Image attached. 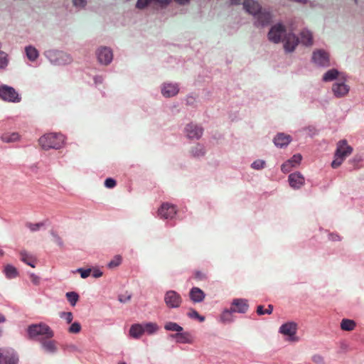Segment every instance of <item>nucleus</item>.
<instances>
[{
	"label": "nucleus",
	"instance_id": "nucleus-42",
	"mask_svg": "<svg viewBox=\"0 0 364 364\" xmlns=\"http://www.w3.org/2000/svg\"><path fill=\"white\" fill-rule=\"evenodd\" d=\"M264 165H265V162L264 161L257 160V161H254L252 164L251 166L255 169L260 170L264 167Z\"/></svg>",
	"mask_w": 364,
	"mask_h": 364
},
{
	"label": "nucleus",
	"instance_id": "nucleus-26",
	"mask_svg": "<svg viewBox=\"0 0 364 364\" xmlns=\"http://www.w3.org/2000/svg\"><path fill=\"white\" fill-rule=\"evenodd\" d=\"M174 338L177 343H192L193 342V338L192 336L187 332L176 333L171 336Z\"/></svg>",
	"mask_w": 364,
	"mask_h": 364
},
{
	"label": "nucleus",
	"instance_id": "nucleus-28",
	"mask_svg": "<svg viewBox=\"0 0 364 364\" xmlns=\"http://www.w3.org/2000/svg\"><path fill=\"white\" fill-rule=\"evenodd\" d=\"M43 348L48 352L53 353L57 349V342L52 338L43 339L40 341Z\"/></svg>",
	"mask_w": 364,
	"mask_h": 364
},
{
	"label": "nucleus",
	"instance_id": "nucleus-29",
	"mask_svg": "<svg viewBox=\"0 0 364 364\" xmlns=\"http://www.w3.org/2000/svg\"><path fill=\"white\" fill-rule=\"evenodd\" d=\"M20 139V134L18 132L4 133L1 136V140L6 143L17 141Z\"/></svg>",
	"mask_w": 364,
	"mask_h": 364
},
{
	"label": "nucleus",
	"instance_id": "nucleus-38",
	"mask_svg": "<svg viewBox=\"0 0 364 364\" xmlns=\"http://www.w3.org/2000/svg\"><path fill=\"white\" fill-rule=\"evenodd\" d=\"M44 225L43 223H26V226L31 231H38L41 227Z\"/></svg>",
	"mask_w": 364,
	"mask_h": 364
},
{
	"label": "nucleus",
	"instance_id": "nucleus-10",
	"mask_svg": "<svg viewBox=\"0 0 364 364\" xmlns=\"http://www.w3.org/2000/svg\"><path fill=\"white\" fill-rule=\"evenodd\" d=\"M164 301L168 308H178L182 302V298L176 291L170 290L165 294Z\"/></svg>",
	"mask_w": 364,
	"mask_h": 364
},
{
	"label": "nucleus",
	"instance_id": "nucleus-13",
	"mask_svg": "<svg viewBox=\"0 0 364 364\" xmlns=\"http://www.w3.org/2000/svg\"><path fill=\"white\" fill-rule=\"evenodd\" d=\"M349 90L350 87L341 80H337L332 85V92L337 98L346 96Z\"/></svg>",
	"mask_w": 364,
	"mask_h": 364
},
{
	"label": "nucleus",
	"instance_id": "nucleus-36",
	"mask_svg": "<svg viewBox=\"0 0 364 364\" xmlns=\"http://www.w3.org/2000/svg\"><path fill=\"white\" fill-rule=\"evenodd\" d=\"M66 297L72 306H75L79 299V295L74 291L68 292L66 294Z\"/></svg>",
	"mask_w": 364,
	"mask_h": 364
},
{
	"label": "nucleus",
	"instance_id": "nucleus-16",
	"mask_svg": "<svg viewBox=\"0 0 364 364\" xmlns=\"http://www.w3.org/2000/svg\"><path fill=\"white\" fill-rule=\"evenodd\" d=\"M313 60L314 63L321 66H328L329 54L323 50H315L313 53Z\"/></svg>",
	"mask_w": 364,
	"mask_h": 364
},
{
	"label": "nucleus",
	"instance_id": "nucleus-12",
	"mask_svg": "<svg viewBox=\"0 0 364 364\" xmlns=\"http://www.w3.org/2000/svg\"><path fill=\"white\" fill-rule=\"evenodd\" d=\"M98 61L103 65L109 64L113 58L112 50L108 47H100L96 51Z\"/></svg>",
	"mask_w": 364,
	"mask_h": 364
},
{
	"label": "nucleus",
	"instance_id": "nucleus-7",
	"mask_svg": "<svg viewBox=\"0 0 364 364\" xmlns=\"http://www.w3.org/2000/svg\"><path fill=\"white\" fill-rule=\"evenodd\" d=\"M176 205L168 202L163 203L157 211L158 216L164 220H172L177 213Z\"/></svg>",
	"mask_w": 364,
	"mask_h": 364
},
{
	"label": "nucleus",
	"instance_id": "nucleus-52",
	"mask_svg": "<svg viewBox=\"0 0 364 364\" xmlns=\"http://www.w3.org/2000/svg\"><path fill=\"white\" fill-rule=\"evenodd\" d=\"M5 321H6L5 317L2 314H0V323H3Z\"/></svg>",
	"mask_w": 364,
	"mask_h": 364
},
{
	"label": "nucleus",
	"instance_id": "nucleus-47",
	"mask_svg": "<svg viewBox=\"0 0 364 364\" xmlns=\"http://www.w3.org/2000/svg\"><path fill=\"white\" fill-rule=\"evenodd\" d=\"M29 277H30L31 282L33 284H34L35 285H38L40 284V277H39L35 275L34 274H31Z\"/></svg>",
	"mask_w": 364,
	"mask_h": 364
},
{
	"label": "nucleus",
	"instance_id": "nucleus-49",
	"mask_svg": "<svg viewBox=\"0 0 364 364\" xmlns=\"http://www.w3.org/2000/svg\"><path fill=\"white\" fill-rule=\"evenodd\" d=\"M73 4L76 7L82 8L85 5V0H73Z\"/></svg>",
	"mask_w": 364,
	"mask_h": 364
},
{
	"label": "nucleus",
	"instance_id": "nucleus-32",
	"mask_svg": "<svg viewBox=\"0 0 364 364\" xmlns=\"http://www.w3.org/2000/svg\"><path fill=\"white\" fill-rule=\"evenodd\" d=\"M355 326V322L350 319H343L341 323V328L343 331H353Z\"/></svg>",
	"mask_w": 364,
	"mask_h": 364
},
{
	"label": "nucleus",
	"instance_id": "nucleus-54",
	"mask_svg": "<svg viewBox=\"0 0 364 364\" xmlns=\"http://www.w3.org/2000/svg\"><path fill=\"white\" fill-rule=\"evenodd\" d=\"M332 239H333V240H339V236H338V235H336V236H334V237H333V236H332Z\"/></svg>",
	"mask_w": 364,
	"mask_h": 364
},
{
	"label": "nucleus",
	"instance_id": "nucleus-22",
	"mask_svg": "<svg viewBox=\"0 0 364 364\" xmlns=\"http://www.w3.org/2000/svg\"><path fill=\"white\" fill-rule=\"evenodd\" d=\"M172 0H138L136 3V8L143 9L146 8L149 4L154 3L159 5L161 7L167 6Z\"/></svg>",
	"mask_w": 364,
	"mask_h": 364
},
{
	"label": "nucleus",
	"instance_id": "nucleus-9",
	"mask_svg": "<svg viewBox=\"0 0 364 364\" xmlns=\"http://www.w3.org/2000/svg\"><path fill=\"white\" fill-rule=\"evenodd\" d=\"M18 358L10 348H0V364H17Z\"/></svg>",
	"mask_w": 364,
	"mask_h": 364
},
{
	"label": "nucleus",
	"instance_id": "nucleus-44",
	"mask_svg": "<svg viewBox=\"0 0 364 364\" xmlns=\"http://www.w3.org/2000/svg\"><path fill=\"white\" fill-rule=\"evenodd\" d=\"M117 181L112 178H108L105 181V186L108 188H113L116 186Z\"/></svg>",
	"mask_w": 364,
	"mask_h": 364
},
{
	"label": "nucleus",
	"instance_id": "nucleus-4",
	"mask_svg": "<svg viewBox=\"0 0 364 364\" xmlns=\"http://www.w3.org/2000/svg\"><path fill=\"white\" fill-rule=\"evenodd\" d=\"M65 137L63 134L49 133L39 139V144L43 149H59L64 143Z\"/></svg>",
	"mask_w": 364,
	"mask_h": 364
},
{
	"label": "nucleus",
	"instance_id": "nucleus-56",
	"mask_svg": "<svg viewBox=\"0 0 364 364\" xmlns=\"http://www.w3.org/2000/svg\"><path fill=\"white\" fill-rule=\"evenodd\" d=\"M3 252H2V250H0V255H2Z\"/></svg>",
	"mask_w": 364,
	"mask_h": 364
},
{
	"label": "nucleus",
	"instance_id": "nucleus-18",
	"mask_svg": "<svg viewBox=\"0 0 364 364\" xmlns=\"http://www.w3.org/2000/svg\"><path fill=\"white\" fill-rule=\"evenodd\" d=\"M288 181L289 186L294 189L300 188L305 183L304 177L299 172L291 173Z\"/></svg>",
	"mask_w": 364,
	"mask_h": 364
},
{
	"label": "nucleus",
	"instance_id": "nucleus-5",
	"mask_svg": "<svg viewBox=\"0 0 364 364\" xmlns=\"http://www.w3.org/2000/svg\"><path fill=\"white\" fill-rule=\"evenodd\" d=\"M159 327L155 323H135L129 329V336L135 339L139 338L144 334H152L156 332Z\"/></svg>",
	"mask_w": 364,
	"mask_h": 364
},
{
	"label": "nucleus",
	"instance_id": "nucleus-50",
	"mask_svg": "<svg viewBox=\"0 0 364 364\" xmlns=\"http://www.w3.org/2000/svg\"><path fill=\"white\" fill-rule=\"evenodd\" d=\"M205 151L203 150V149H200L198 151H196L193 153L194 156H203L204 154Z\"/></svg>",
	"mask_w": 364,
	"mask_h": 364
},
{
	"label": "nucleus",
	"instance_id": "nucleus-2",
	"mask_svg": "<svg viewBox=\"0 0 364 364\" xmlns=\"http://www.w3.org/2000/svg\"><path fill=\"white\" fill-rule=\"evenodd\" d=\"M27 333L30 338L38 341L52 338L54 336L53 331L45 323L30 325Z\"/></svg>",
	"mask_w": 364,
	"mask_h": 364
},
{
	"label": "nucleus",
	"instance_id": "nucleus-1",
	"mask_svg": "<svg viewBox=\"0 0 364 364\" xmlns=\"http://www.w3.org/2000/svg\"><path fill=\"white\" fill-rule=\"evenodd\" d=\"M268 40L274 43H284V48L287 52L295 50L299 43V38L293 33H286L285 26L282 23L272 26L267 33Z\"/></svg>",
	"mask_w": 364,
	"mask_h": 364
},
{
	"label": "nucleus",
	"instance_id": "nucleus-19",
	"mask_svg": "<svg viewBox=\"0 0 364 364\" xmlns=\"http://www.w3.org/2000/svg\"><path fill=\"white\" fill-rule=\"evenodd\" d=\"M179 91L178 85L176 83H164L161 87V93L166 97H173Z\"/></svg>",
	"mask_w": 364,
	"mask_h": 364
},
{
	"label": "nucleus",
	"instance_id": "nucleus-20",
	"mask_svg": "<svg viewBox=\"0 0 364 364\" xmlns=\"http://www.w3.org/2000/svg\"><path fill=\"white\" fill-rule=\"evenodd\" d=\"M19 257L20 259L23 262L31 266V267H35L36 264L38 263L37 257L33 254L27 252L26 250H21L19 252Z\"/></svg>",
	"mask_w": 364,
	"mask_h": 364
},
{
	"label": "nucleus",
	"instance_id": "nucleus-21",
	"mask_svg": "<svg viewBox=\"0 0 364 364\" xmlns=\"http://www.w3.org/2000/svg\"><path fill=\"white\" fill-rule=\"evenodd\" d=\"M243 7L249 14L256 16L262 9L258 2L254 0H245Z\"/></svg>",
	"mask_w": 364,
	"mask_h": 364
},
{
	"label": "nucleus",
	"instance_id": "nucleus-27",
	"mask_svg": "<svg viewBox=\"0 0 364 364\" xmlns=\"http://www.w3.org/2000/svg\"><path fill=\"white\" fill-rule=\"evenodd\" d=\"M301 43L305 46H311L313 45V35L307 29H304L300 33Z\"/></svg>",
	"mask_w": 364,
	"mask_h": 364
},
{
	"label": "nucleus",
	"instance_id": "nucleus-53",
	"mask_svg": "<svg viewBox=\"0 0 364 364\" xmlns=\"http://www.w3.org/2000/svg\"><path fill=\"white\" fill-rule=\"evenodd\" d=\"M241 0H231L232 4H239Z\"/></svg>",
	"mask_w": 364,
	"mask_h": 364
},
{
	"label": "nucleus",
	"instance_id": "nucleus-35",
	"mask_svg": "<svg viewBox=\"0 0 364 364\" xmlns=\"http://www.w3.org/2000/svg\"><path fill=\"white\" fill-rule=\"evenodd\" d=\"M273 306L269 304L267 308L262 305H259L257 307V314L258 315L270 314L272 312Z\"/></svg>",
	"mask_w": 364,
	"mask_h": 364
},
{
	"label": "nucleus",
	"instance_id": "nucleus-40",
	"mask_svg": "<svg viewBox=\"0 0 364 364\" xmlns=\"http://www.w3.org/2000/svg\"><path fill=\"white\" fill-rule=\"evenodd\" d=\"M122 262V257L119 255H116L109 263V267L110 268L116 267L119 266Z\"/></svg>",
	"mask_w": 364,
	"mask_h": 364
},
{
	"label": "nucleus",
	"instance_id": "nucleus-45",
	"mask_svg": "<svg viewBox=\"0 0 364 364\" xmlns=\"http://www.w3.org/2000/svg\"><path fill=\"white\" fill-rule=\"evenodd\" d=\"M77 272L80 274L82 278H87V277L91 275L92 269H78L77 270Z\"/></svg>",
	"mask_w": 364,
	"mask_h": 364
},
{
	"label": "nucleus",
	"instance_id": "nucleus-31",
	"mask_svg": "<svg viewBox=\"0 0 364 364\" xmlns=\"http://www.w3.org/2000/svg\"><path fill=\"white\" fill-rule=\"evenodd\" d=\"M339 73L337 70L331 69L328 70L323 76V80L325 82L332 81L337 80Z\"/></svg>",
	"mask_w": 364,
	"mask_h": 364
},
{
	"label": "nucleus",
	"instance_id": "nucleus-34",
	"mask_svg": "<svg viewBox=\"0 0 364 364\" xmlns=\"http://www.w3.org/2000/svg\"><path fill=\"white\" fill-rule=\"evenodd\" d=\"M232 313H234V312L232 311L230 309L225 310L220 316V318H221L222 321L223 323H228V322L232 321H233Z\"/></svg>",
	"mask_w": 364,
	"mask_h": 364
},
{
	"label": "nucleus",
	"instance_id": "nucleus-39",
	"mask_svg": "<svg viewBox=\"0 0 364 364\" xmlns=\"http://www.w3.org/2000/svg\"><path fill=\"white\" fill-rule=\"evenodd\" d=\"M192 278L198 280H205L208 278L206 273L200 271H195L193 273Z\"/></svg>",
	"mask_w": 364,
	"mask_h": 364
},
{
	"label": "nucleus",
	"instance_id": "nucleus-24",
	"mask_svg": "<svg viewBox=\"0 0 364 364\" xmlns=\"http://www.w3.org/2000/svg\"><path fill=\"white\" fill-rule=\"evenodd\" d=\"M257 21L255 24L261 25L262 26L268 25L271 22L272 16L269 12L266 11H262L257 14Z\"/></svg>",
	"mask_w": 364,
	"mask_h": 364
},
{
	"label": "nucleus",
	"instance_id": "nucleus-23",
	"mask_svg": "<svg viewBox=\"0 0 364 364\" xmlns=\"http://www.w3.org/2000/svg\"><path fill=\"white\" fill-rule=\"evenodd\" d=\"M291 141L290 135L284 133H279L274 139V144L280 148L287 146Z\"/></svg>",
	"mask_w": 364,
	"mask_h": 364
},
{
	"label": "nucleus",
	"instance_id": "nucleus-51",
	"mask_svg": "<svg viewBox=\"0 0 364 364\" xmlns=\"http://www.w3.org/2000/svg\"><path fill=\"white\" fill-rule=\"evenodd\" d=\"M174 1L180 4H185L189 1V0H174Z\"/></svg>",
	"mask_w": 364,
	"mask_h": 364
},
{
	"label": "nucleus",
	"instance_id": "nucleus-25",
	"mask_svg": "<svg viewBox=\"0 0 364 364\" xmlns=\"http://www.w3.org/2000/svg\"><path fill=\"white\" fill-rule=\"evenodd\" d=\"M189 296L193 302H201L205 299V293L198 287H193L190 292Z\"/></svg>",
	"mask_w": 364,
	"mask_h": 364
},
{
	"label": "nucleus",
	"instance_id": "nucleus-41",
	"mask_svg": "<svg viewBox=\"0 0 364 364\" xmlns=\"http://www.w3.org/2000/svg\"><path fill=\"white\" fill-rule=\"evenodd\" d=\"M188 316L191 318L198 319L200 321H203L204 320V317L200 316L199 314L193 309H191L188 312Z\"/></svg>",
	"mask_w": 364,
	"mask_h": 364
},
{
	"label": "nucleus",
	"instance_id": "nucleus-8",
	"mask_svg": "<svg viewBox=\"0 0 364 364\" xmlns=\"http://www.w3.org/2000/svg\"><path fill=\"white\" fill-rule=\"evenodd\" d=\"M0 98L10 102H19L21 97L11 87L2 85L0 87Z\"/></svg>",
	"mask_w": 364,
	"mask_h": 364
},
{
	"label": "nucleus",
	"instance_id": "nucleus-48",
	"mask_svg": "<svg viewBox=\"0 0 364 364\" xmlns=\"http://www.w3.org/2000/svg\"><path fill=\"white\" fill-rule=\"evenodd\" d=\"M92 272L91 275L94 277L95 278L100 277L102 275V272L99 269H91Z\"/></svg>",
	"mask_w": 364,
	"mask_h": 364
},
{
	"label": "nucleus",
	"instance_id": "nucleus-30",
	"mask_svg": "<svg viewBox=\"0 0 364 364\" xmlns=\"http://www.w3.org/2000/svg\"><path fill=\"white\" fill-rule=\"evenodd\" d=\"M25 52L27 58L31 61L36 60L39 55L37 49L32 46L26 47Z\"/></svg>",
	"mask_w": 364,
	"mask_h": 364
},
{
	"label": "nucleus",
	"instance_id": "nucleus-6",
	"mask_svg": "<svg viewBox=\"0 0 364 364\" xmlns=\"http://www.w3.org/2000/svg\"><path fill=\"white\" fill-rule=\"evenodd\" d=\"M297 328V324L295 322H287L280 326L279 333L285 336L286 341L295 343L299 340L296 336Z\"/></svg>",
	"mask_w": 364,
	"mask_h": 364
},
{
	"label": "nucleus",
	"instance_id": "nucleus-33",
	"mask_svg": "<svg viewBox=\"0 0 364 364\" xmlns=\"http://www.w3.org/2000/svg\"><path fill=\"white\" fill-rule=\"evenodd\" d=\"M4 272L7 278H15L18 276L17 269L12 265H6L4 267Z\"/></svg>",
	"mask_w": 364,
	"mask_h": 364
},
{
	"label": "nucleus",
	"instance_id": "nucleus-17",
	"mask_svg": "<svg viewBox=\"0 0 364 364\" xmlns=\"http://www.w3.org/2000/svg\"><path fill=\"white\" fill-rule=\"evenodd\" d=\"M302 159L301 155L298 154L294 155L290 159L285 161L281 167L283 173H287L291 171L292 168L298 166Z\"/></svg>",
	"mask_w": 364,
	"mask_h": 364
},
{
	"label": "nucleus",
	"instance_id": "nucleus-46",
	"mask_svg": "<svg viewBox=\"0 0 364 364\" xmlns=\"http://www.w3.org/2000/svg\"><path fill=\"white\" fill-rule=\"evenodd\" d=\"M60 317L64 318L68 323H71L73 318L71 312H62L60 313Z\"/></svg>",
	"mask_w": 364,
	"mask_h": 364
},
{
	"label": "nucleus",
	"instance_id": "nucleus-15",
	"mask_svg": "<svg viewBox=\"0 0 364 364\" xmlns=\"http://www.w3.org/2000/svg\"><path fill=\"white\" fill-rule=\"evenodd\" d=\"M249 307L248 301L245 299H235L232 300L230 309L234 313L245 314Z\"/></svg>",
	"mask_w": 364,
	"mask_h": 364
},
{
	"label": "nucleus",
	"instance_id": "nucleus-3",
	"mask_svg": "<svg viewBox=\"0 0 364 364\" xmlns=\"http://www.w3.org/2000/svg\"><path fill=\"white\" fill-rule=\"evenodd\" d=\"M353 147L348 145L346 139H342L337 142L336 149L334 153V159L331 162V167L337 168L341 166L346 159L353 152Z\"/></svg>",
	"mask_w": 364,
	"mask_h": 364
},
{
	"label": "nucleus",
	"instance_id": "nucleus-43",
	"mask_svg": "<svg viewBox=\"0 0 364 364\" xmlns=\"http://www.w3.org/2000/svg\"><path fill=\"white\" fill-rule=\"evenodd\" d=\"M80 330H81L80 324L79 323L75 322L70 326V327L69 328V332L73 333H79L80 331Z\"/></svg>",
	"mask_w": 364,
	"mask_h": 364
},
{
	"label": "nucleus",
	"instance_id": "nucleus-55",
	"mask_svg": "<svg viewBox=\"0 0 364 364\" xmlns=\"http://www.w3.org/2000/svg\"><path fill=\"white\" fill-rule=\"evenodd\" d=\"M119 364H126V363H124V362H120V363H119Z\"/></svg>",
	"mask_w": 364,
	"mask_h": 364
},
{
	"label": "nucleus",
	"instance_id": "nucleus-37",
	"mask_svg": "<svg viewBox=\"0 0 364 364\" xmlns=\"http://www.w3.org/2000/svg\"><path fill=\"white\" fill-rule=\"evenodd\" d=\"M165 329L167 331L181 332L183 328L181 326L173 322H168L165 326Z\"/></svg>",
	"mask_w": 364,
	"mask_h": 364
},
{
	"label": "nucleus",
	"instance_id": "nucleus-11",
	"mask_svg": "<svg viewBox=\"0 0 364 364\" xmlns=\"http://www.w3.org/2000/svg\"><path fill=\"white\" fill-rule=\"evenodd\" d=\"M185 134L190 139H199L203 134V128L200 125L191 122L186 126Z\"/></svg>",
	"mask_w": 364,
	"mask_h": 364
},
{
	"label": "nucleus",
	"instance_id": "nucleus-14",
	"mask_svg": "<svg viewBox=\"0 0 364 364\" xmlns=\"http://www.w3.org/2000/svg\"><path fill=\"white\" fill-rule=\"evenodd\" d=\"M49 58L52 62L58 65H65L72 60L70 56L62 51H55L49 53Z\"/></svg>",
	"mask_w": 364,
	"mask_h": 364
}]
</instances>
